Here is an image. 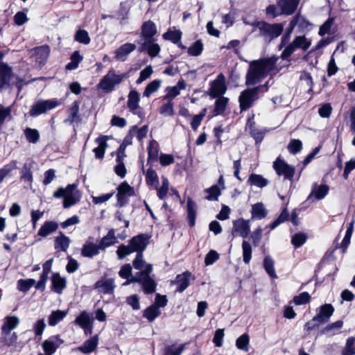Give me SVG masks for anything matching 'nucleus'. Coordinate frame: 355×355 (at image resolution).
Segmentation results:
<instances>
[{"instance_id":"obj_25","label":"nucleus","mask_w":355,"mask_h":355,"mask_svg":"<svg viewBox=\"0 0 355 355\" xmlns=\"http://www.w3.org/2000/svg\"><path fill=\"white\" fill-rule=\"evenodd\" d=\"M107 136H102L96 139L98 146L94 148L93 151L95 153V157L97 159H103L105 152L108 146L107 144Z\"/></svg>"},{"instance_id":"obj_34","label":"nucleus","mask_w":355,"mask_h":355,"mask_svg":"<svg viewBox=\"0 0 355 355\" xmlns=\"http://www.w3.org/2000/svg\"><path fill=\"white\" fill-rule=\"evenodd\" d=\"M162 80H154L147 85L143 93V96L149 98L152 94L156 92L161 87Z\"/></svg>"},{"instance_id":"obj_60","label":"nucleus","mask_w":355,"mask_h":355,"mask_svg":"<svg viewBox=\"0 0 355 355\" xmlns=\"http://www.w3.org/2000/svg\"><path fill=\"white\" fill-rule=\"evenodd\" d=\"M57 228L56 223H44L39 231V234L46 236L54 232Z\"/></svg>"},{"instance_id":"obj_54","label":"nucleus","mask_w":355,"mask_h":355,"mask_svg":"<svg viewBox=\"0 0 355 355\" xmlns=\"http://www.w3.org/2000/svg\"><path fill=\"white\" fill-rule=\"evenodd\" d=\"M75 322L79 324L81 327L86 329L90 324V318L85 312L80 313L79 316L76 318Z\"/></svg>"},{"instance_id":"obj_55","label":"nucleus","mask_w":355,"mask_h":355,"mask_svg":"<svg viewBox=\"0 0 355 355\" xmlns=\"http://www.w3.org/2000/svg\"><path fill=\"white\" fill-rule=\"evenodd\" d=\"M75 40L84 44H88L90 42V37L86 31L79 30L75 35Z\"/></svg>"},{"instance_id":"obj_1","label":"nucleus","mask_w":355,"mask_h":355,"mask_svg":"<svg viewBox=\"0 0 355 355\" xmlns=\"http://www.w3.org/2000/svg\"><path fill=\"white\" fill-rule=\"evenodd\" d=\"M279 58L272 56L250 62L246 74L245 84L254 85L260 83L268 74L275 69V64Z\"/></svg>"},{"instance_id":"obj_22","label":"nucleus","mask_w":355,"mask_h":355,"mask_svg":"<svg viewBox=\"0 0 355 355\" xmlns=\"http://www.w3.org/2000/svg\"><path fill=\"white\" fill-rule=\"evenodd\" d=\"M191 277V274L189 272H184L177 275L175 280L173 281L171 283L177 284V291L182 293L189 286Z\"/></svg>"},{"instance_id":"obj_50","label":"nucleus","mask_w":355,"mask_h":355,"mask_svg":"<svg viewBox=\"0 0 355 355\" xmlns=\"http://www.w3.org/2000/svg\"><path fill=\"white\" fill-rule=\"evenodd\" d=\"M196 205L191 199L187 200V214L189 222H194L196 220Z\"/></svg>"},{"instance_id":"obj_8","label":"nucleus","mask_w":355,"mask_h":355,"mask_svg":"<svg viewBox=\"0 0 355 355\" xmlns=\"http://www.w3.org/2000/svg\"><path fill=\"white\" fill-rule=\"evenodd\" d=\"M259 30L260 35L263 37L264 40L270 42L282 34L284 30V24L282 23L270 24L262 21L259 24Z\"/></svg>"},{"instance_id":"obj_45","label":"nucleus","mask_w":355,"mask_h":355,"mask_svg":"<svg viewBox=\"0 0 355 355\" xmlns=\"http://www.w3.org/2000/svg\"><path fill=\"white\" fill-rule=\"evenodd\" d=\"M263 267L267 273L272 278H277V275L274 268V261L270 257H266L263 261Z\"/></svg>"},{"instance_id":"obj_52","label":"nucleus","mask_w":355,"mask_h":355,"mask_svg":"<svg viewBox=\"0 0 355 355\" xmlns=\"http://www.w3.org/2000/svg\"><path fill=\"white\" fill-rule=\"evenodd\" d=\"M163 37L176 44L181 39V32L179 31H168L163 35Z\"/></svg>"},{"instance_id":"obj_6","label":"nucleus","mask_w":355,"mask_h":355,"mask_svg":"<svg viewBox=\"0 0 355 355\" xmlns=\"http://www.w3.org/2000/svg\"><path fill=\"white\" fill-rule=\"evenodd\" d=\"M267 84L243 91L239 98L241 110H246L249 109L258 99L259 92L264 87L267 91Z\"/></svg>"},{"instance_id":"obj_36","label":"nucleus","mask_w":355,"mask_h":355,"mask_svg":"<svg viewBox=\"0 0 355 355\" xmlns=\"http://www.w3.org/2000/svg\"><path fill=\"white\" fill-rule=\"evenodd\" d=\"M161 314V311L157 305H151L148 307L144 313V316L149 321H153L157 317Z\"/></svg>"},{"instance_id":"obj_28","label":"nucleus","mask_w":355,"mask_h":355,"mask_svg":"<svg viewBox=\"0 0 355 355\" xmlns=\"http://www.w3.org/2000/svg\"><path fill=\"white\" fill-rule=\"evenodd\" d=\"M98 343V338L97 336H95L90 339L86 340L84 344L78 347V350L83 352L84 354H88L96 348Z\"/></svg>"},{"instance_id":"obj_49","label":"nucleus","mask_w":355,"mask_h":355,"mask_svg":"<svg viewBox=\"0 0 355 355\" xmlns=\"http://www.w3.org/2000/svg\"><path fill=\"white\" fill-rule=\"evenodd\" d=\"M295 40L296 42L295 43L297 44V47L303 51L307 50L311 44V41L304 35L297 36L295 37Z\"/></svg>"},{"instance_id":"obj_13","label":"nucleus","mask_w":355,"mask_h":355,"mask_svg":"<svg viewBox=\"0 0 355 355\" xmlns=\"http://www.w3.org/2000/svg\"><path fill=\"white\" fill-rule=\"evenodd\" d=\"M133 196H135L134 188L130 186L126 182H122L117 187L116 205L119 207L125 205L128 202V198Z\"/></svg>"},{"instance_id":"obj_64","label":"nucleus","mask_w":355,"mask_h":355,"mask_svg":"<svg viewBox=\"0 0 355 355\" xmlns=\"http://www.w3.org/2000/svg\"><path fill=\"white\" fill-rule=\"evenodd\" d=\"M206 191L208 193V196L206 198L209 200H216L220 195V191L216 185L212 186L209 189H207Z\"/></svg>"},{"instance_id":"obj_27","label":"nucleus","mask_w":355,"mask_h":355,"mask_svg":"<svg viewBox=\"0 0 355 355\" xmlns=\"http://www.w3.org/2000/svg\"><path fill=\"white\" fill-rule=\"evenodd\" d=\"M251 213L253 219L260 220L266 216L267 210L263 203L258 202L252 205Z\"/></svg>"},{"instance_id":"obj_12","label":"nucleus","mask_w":355,"mask_h":355,"mask_svg":"<svg viewBox=\"0 0 355 355\" xmlns=\"http://www.w3.org/2000/svg\"><path fill=\"white\" fill-rule=\"evenodd\" d=\"M3 57V53L0 51V60H2ZM12 78V68L5 62H0V89L9 87Z\"/></svg>"},{"instance_id":"obj_42","label":"nucleus","mask_w":355,"mask_h":355,"mask_svg":"<svg viewBox=\"0 0 355 355\" xmlns=\"http://www.w3.org/2000/svg\"><path fill=\"white\" fill-rule=\"evenodd\" d=\"M148 160H156L159 154V146L155 141H150L148 146Z\"/></svg>"},{"instance_id":"obj_7","label":"nucleus","mask_w":355,"mask_h":355,"mask_svg":"<svg viewBox=\"0 0 355 355\" xmlns=\"http://www.w3.org/2000/svg\"><path fill=\"white\" fill-rule=\"evenodd\" d=\"M62 103V101L61 100L55 98L39 100L31 106L28 114L31 116H37L55 108Z\"/></svg>"},{"instance_id":"obj_43","label":"nucleus","mask_w":355,"mask_h":355,"mask_svg":"<svg viewBox=\"0 0 355 355\" xmlns=\"http://www.w3.org/2000/svg\"><path fill=\"white\" fill-rule=\"evenodd\" d=\"M242 251L243 261L245 263L248 264L251 260L252 250L251 245L245 240L242 243Z\"/></svg>"},{"instance_id":"obj_48","label":"nucleus","mask_w":355,"mask_h":355,"mask_svg":"<svg viewBox=\"0 0 355 355\" xmlns=\"http://www.w3.org/2000/svg\"><path fill=\"white\" fill-rule=\"evenodd\" d=\"M202 50V43L200 40H197L188 49V53L192 56H198L201 54Z\"/></svg>"},{"instance_id":"obj_4","label":"nucleus","mask_w":355,"mask_h":355,"mask_svg":"<svg viewBox=\"0 0 355 355\" xmlns=\"http://www.w3.org/2000/svg\"><path fill=\"white\" fill-rule=\"evenodd\" d=\"M126 78V73H120L113 69H111L101 78L97 87L103 92L110 93L112 92L116 86L119 85Z\"/></svg>"},{"instance_id":"obj_29","label":"nucleus","mask_w":355,"mask_h":355,"mask_svg":"<svg viewBox=\"0 0 355 355\" xmlns=\"http://www.w3.org/2000/svg\"><path fill=\"white\" fill-rule=\"evenodd\" d=\"M51 282L53 290L58 293H61L62 291L66 286L65 279L62 278L59 274L57 273L53 275L51 277Z\"/></svg>"},{"instance_id":"obj_2","label":"nucleus","mask_w":355,"mask_h":355,"mask_svg":"<svg viewBox=\"0 0 355 355\" xmlns=\"http://www.w3.org/2000/svg\"><path fill=\"white\" fill-rule=\"evenodd\" d=\"M20 323V320L15 315H7L3 319L1 328V342L6 346H12L17 343V336L15 332L11 334Z\"/></svg>"},{"instance_id":"obj_63","label":"nucleus","mask_w":355,"mask_h":355,"mask_svg":"<svg viewBox=\"0 0 355 355\" xmlns=\"http://www.w3.org/2000/svg\"><path fill=\"white\" fill-rule=\"evenodd\" d=\"M206 114V110L204 109L202 112L193 116L192 121L191 122V126L193 130H196L201 123L202 120Z\"/></svg>"},{"instance_id":"obj_23","label":"nucleus","mask_w":355,"mask_h":355,"mask_svg":"<svg viewBox=\"0 0 355 355\" xmlns=\"http://www.w3.org/2000/svg\"><path fill=\"white\" fill-rule=\"evenodd\" d=\"M300 0H279L278 6L282 10V12L287 15L293 14Z\"/></svg>"},{"instance_id":"obj_10","label":"nucleus","mask_w":355,"mask_h":355,"mask_svg":"<svg viewBox=\"0 0 355 355\" xmlns=\"http://www.w3.org/2000/svg\"><path fill=\"white\" fill-rule=\"evenodd\" d=\"M50 48L47 45L40 46L33 49L28 52L30 58L33 62H35L38 67H42L44 66L49 56Z\"/></svg>"},{"instance_id":"obj_26","label":"nucleus","mask_w":355,"mask_h":355,"mask_svg":"<svg viewBox=\"0 0 355 355\" xmlns=\"http://www.w3.org/2000/svg\"><path fill=\"white\" fill-rule=\"evenodd\" d=\"M140 97L139 93L136 90H131L128 96V107L133 113L135 112L139 107V103Z\"/></svg>"},{"instance_id":"obj_11","label":"nucleus","mask_w":355,"mask_h":355,"mask_svg":"<svg viewBox=\"0 0 355 355\" xmlns=\"http://www.w3.org/2000/svg\"><path fill=\"white\" fill-rule=\"evenodd\" d=\"M152 265L146 266L144 271L139 272V277L141 279L138 282L142 283L144 291L146 293H153L155 291L156 284L149 275L152 272Z\"/></svg>"},{"instance_id":"obj_38","label":"nucleus","mask_w":355,"mask_h":355,"mask_svg":"<svg viewBox=\"0 0 355 355\" xmlns=\"http://www.w3.org/2000/svg\"><path fill=\"white\" fill-rule=\"evenodd\" d=\"M17 168V162L12 161L0 168V184L5 178L14 169Z\"/></svg>"},{"instance_id":"obj_17","label":"nucleus","mask_w":355,"mask_h":355,"mask_svg":"<svg viewBox=\"0 0 355 355\" xmlns=\"http://www.w3.org/2000/svg\"><path fill=\"white\" fill-rule=\"evenodd\" d=\"M135 44L125 43L121 45L115 51V59L119 61L124 62L128 55L136 49Z\"/></svg>"},{"instance_id":"obj_47","label":"nucleus","mask_w":355,"mask_h":355,"mask_svg":"<svg viewBox=\"0 0 355 355\" xmlns=\"http://www.w3.org/2000/svg\"><path fill=\"white\" fill-rule=\"evenodd\" d=\"M355 354V337L349 338L347 340L345 348L343 350V355Z\"/></svg>"},{"instance_id":"obj_21","label":"nucleus","mask_w":355,"mask_h":355,"mask_svg":"<svg viewBox=\"0 0 355 355\" xmlns=\"http://www.w3.org/2000/svg\"><path fill=\"white\" fill-rule=\"evenodd\" d=\"M140 44L139 51L142 52L147 50L148 55L152 58L157 55L160 51L159 45L154 43V40L141 42Z\"/></svg>"},{"instance_id":"obj_24","label":"nucleus","mask_w":355,"mask_h":355,"mask_svg":"<svg viewBox=\"0 0 355 355\" xmlns=\"http://www.w3.org/2000/svg\"><path fill=\"white\" fill-rule=\"evenodd\" d=\"M96 288L103 293H112L115 288L113 279H103L98 280L95 284Z\"/></svg>"},{"instance_id":"obj_59","label":"nucleus","mask_w":355,"mask_h":355,"mask_svg":"<svg viewBox=\"0 0 355 355\" xmlns=\"http://www.w3.org/2000/svg\"><path fill=\"white\" fill-rule=\"evenodd\" d=\"M69 245V239L65 236L58 237L55 240V248L66 251Z\"/></svg>"},{"instance_id":"obj_20","label":"nucleus","mask_w":355,"mask_h":355,"mask_svg":"<svg viewBox=\"0 0 355 355\" xmlns=\"http://www.w3.org/2000/svg\"><path fill=\"white\" fill-rule=\"evenodd\" d=\"M329 190V188L327 184H314L307 199L311 200L314 198L316 200H322L327 195Z\"/></svg>"},{"instance_id":"obj_3","label":"nucleus","mask_w":355,"mask_h":355,"mask_svg":"<svg viewBox=\"0 0 355 355\" xmlns=\"http://www.w3.org/2000/svg\"><path fill=\"white\" fill-rule=\"evenodd\" d=\"M149 237L144 234H139L133 237L130 245H121L119 247L116 253L119 259H123L132 252L141 253L148 243Z\"/></svg>"},{"instance_id":"obj_39","label":"nucleus","mask_w":355,"mask_h":355,"mask_svg":"<svg viewBox=\"0 0 355 355\" xmlns=\"http://www.w3.org/2000/svg\"><path fill=\"white\" fill-rule=\"evenodd\" d=\"M98 249H101L99 245L97 246L92 243L85 245L82 250V254L84 257H92L98 253Z\"/></svg>"},{"instance_id":"obj_15","label":"nucleus","mask_w":355,"mask_h":355,"mask_svg":"<svg viewBox=\"0 0 355 355\" xmlns=\"http://www.w3.org/2000/svg\"><path fill=\"white\" fill-rule=\"evenodd\" d=\"M273 167L279 175H284L285 179L293 178L295 169L281 159L277 158L274 162Z\"/></svg>"},{"instance_id":"obj_19","label":"nucleus","mask_w":355,"mask_h":355,"mask_svg":"<svg viewBox=\"0 0 355 355\" xmlns=\"http://www.w3.org/2000/svg\"><path fill=\"white\" fill-rule=\"evenodd\" d=\"M187 84L183 80L178 82L177 85L173 87L166 88V95L164 96V100L172 101L174 98L180 94L181 90L186 89Z\"/></svg>"},{"instance_id":"obj_51","label":"nucleus","mask_w":355,"mask_h":355,"mask_svg":"<svg viewBox=\"0 0 355 355\" xmlns=\"http://www.w3.org/2000/svg\"><path fill=\"white\" fill-rule=\"evenodd\" d=\"M153 73V67L150 65L146 67L143 70L141 71L139 77L136 81V83L139 85L144 80L149 78Z\"/></svg>"},{"instance_id":"obj_44","label":"nucleus","mask_w":355,"mask_h":355,"mask_svg":"<svg viewBox=\"0 0 355 355\" xmlns=\"http://www.w3.org/2000/svg\"><path fill=\"white\" fill-rule=\"evenodd\" d=\"M173 103L172 101H168L164 103L159 108V113L165 116H173L175 114L173 109Z\"/></svg>"},{"instance_id":"obj_32","label":"nucleus","mask_w":355,"mask_h":355,"mask_svg":"<svg viewBox=\"0 0 355 355\" xmlns=\"http://www.w3.org/2000/svg\"><path fill=\"white\" fill-rule=\"evenodd\" d=\"M116 242L117 237L115 236L114 231L113 230H111L109 231L107 234L102 239L99 244V248L101 249H105L107 247L114 245Z\"/></svg>"},{"instance_id":"obj_40","label":"nucleus","mask_w":355,"mask_h":355,"mask_svg":"<svg viewBox=\"0 0 355 355\" xmlns=\"http://www.w3.org/2000/svg\"><path fill=\"white\" fill-rule=\"evenodd\" d=\"M83 57L80 55L78 51H75L71 56V61L67 64L66 69L67 70H73L76 69L79 63L82 61Z\"/></svg>"},{"instance_id":"obj_62","label":"nucleus","mask_w":355,"mask_h":355,"mask_svg":"<svg viewBox=\"0 0 355 355\" xmlns=\"http://www.w3.org/2000/svg\"><path fill=\"white\" fill-rule=\"evenodd\" d=\"M306 239L305 234L297 233L293 236L291 242L295 247L298 248L305 243Z\"/></svg>"},{"instance_id":"obj_35","label":"nucleus","mask_w":355,"mask_h":355,"mask_svg":"<svg viewBox=\"0 0 355 355\" xmlns=\"http://www.w3.org/2000/svg\"><path fill=\"white\" fill-rule=\"evenodd\" d=\"M248 182L259 188H263L268 184V180L263 176L258 174H252L250 175Z\"/></svg>"},{"instance_id":"obj_30","label":"nucleus","mask_w":355,"mask_h":355,"mask_svg":"<svg viewBox=\"0 0 355 355\" xmlns=\"http://www.w3.org/2000/svg\"><path fill=\"white\" fill-rule=\"evenodd\" d=\"M67 313V311L57 310L52 311L49 316V324L51 327L55 326L58 322H60L66 317Z\"/></svg>"},{"instance_id":"obj_16","label":"nucleus","mask_w":355,"mask_h":355,"mask_svg":"<svg viewBox=\"0 0 355 355\" xmlns=\"http://www.w3.org/2000/svg\"><path fill=\"white\" fill-rule=\"evenodd\" d=\"M63 343V340L60 338L59 336H55L45 340L42 345V349L44 354L47 355H53L57 348Z\"/></svg>"},{"instance_id":"obj_14","label":"nucleus","mask_w":355,"mask_h":355,"mask_svg":"<svg viewBox=\"0 0 355 355\" xmlns=\"http://www.w3.org/2000/svg\"><path fill=\"white\" fill-rule=\"evenodd\" d=\"M225 78L223 73L218 75L211 83L209 95L213 98L223 95L226 92Z\"/></svg>"},{"instance_id":"obj_53","label":"nucleus","mask_w":355,"mask_h":355,"mask_svg":"<svg viewBox=\"0 0 355 355\" xmlns=\"http://www.w3.org/2000/svg\"><path fill=\"white\" fill-rule=\"evenodd\" d=\"M147 184L157 187L158 184V175L153 168H148L146 171Z\"/></svg>"},{"instance_id":"obj_46","label":"nucleus","mask_w":355,"mask_h":355,"mask_svg":"<svg viewBox=\"0 0 355 355\" xmlns=\"http://www.w3.org/2000/svg\"><path fill=\"white\" fill-rule=\"evenodd\" d=\"M295 40L294 39L291 42H289L284 46V49L282 53L281 57L284 59H286L290 57L292 53L297 49H299L297 47V43H295Z\"/></svg>"},{"instance_id":"obj_58","label":"nucleus","mask_w":355,"mask_h":355,"mask_svg":"<svg viewBox=\"0 0 355 355\" xmlns=\"http://www.w3.org/2000/svg\"><path fill=\"white\" fill-rule=\"evenodd\" d=\"M353 231H354L353 223H350L349 227L347 229L345 237L341 243V247L343 248V252L345 251V250L347 249V248L348 247V245L350 243V239H351Z\"/></svg>"},{"instance_id":"obj_56","label":"nucleus","mask_w":355,"mask_h":355,"mask_svg":"<svg viewBox=\"0 0 355 355\" xmlns=\"http://www.w3.org/2000/svg\"><path fill=\"white\" fill-rule=\"evenodd\" d=\"M334 18L330 17L329 18L320 28L319 35L321 36L324 35L325 34L331 33V26L334 24Z\"/></svg>"},{"instance_id":"obj_57","label":"nucleus","mask_w":355,"mask_h":355,"mask_svg":"<svg viewBox=\"0 0 355 355\" xmlns=\"http://www.w3.org/2000/svg\"><path fill=\"white\" fill-rule=\"evenodd\" d=\"M353 231H354L353 223H350L349 227L347 229L345 237L341 243V247L343 248V252L345 251V250L347 249V248L348 247V245L350 243V239H351Z\"/></svg>"},{"instance_id":"obj_61","label":"nucleus","mask_w":355,"mask_h":355,"mask_svg":"<svg viewBox=\"0 0 355 355\" xmlns=\"http://www.w3.org/2000/svg\"><path fill=\"white\" fill-rule=\"evenodd\" d=\"M249 343V336L247 334H243L236 339V345L239 349L248 351Z\"/></svg>"},{"instance_id":"obj_9","label":"nucleus","mask_w":355,"mask_h":355,"mask_svg":"<svg viewBox=\"0 0 355 355\" xmlns=\"http://www.w3.org/2000/svg\"><path fill=\"white\" fill-rule=\"evenodd\" d=\"M334 311V309L330 304H325L322 306L319 313L313 318L312 321L306 323L305 328H306L307 331H309L315 326L327 322L332 315Z\"/></svg>"},{"instance_id":"obj_37","label":"nucleus","mask_w":355,"mask_h":355,"mask_svg":"<svg viewBox=\"0 0 355 355\" xmlns=\"http://www.w3.org/2000/svg\"><path fill=\"white\" fill-rule=\"evenodd\" d=\"M228 98L221 96L215 102L214 115H219L224 112L228 103Z\"/></svg>"},{"instance_id":"obj_33","label":"nucleus","mask_w":355,"mask_h":355,"mask_svg":"<svg viewBox=\"0 0 355 355\" xmlns=\"http://www.w3.org/2000/svg\"><path fill=\"white\" fill-rule=\"evenodd\" d=\"M26 140L31 144H36L40 138V132L35 128H26L24 130Z\"/></svg>"},{"instance_id":"obj_5","label":"nucleus","mask_w":355,"mask_h":355,"mask_svg":"<svg viewBox=\"0 0 355 355\" xmlns=\"http://www.w3.org/2000/svg\"><path fill=\"white\" fill-rule=\"evenodd\" d=\"M76 184H69L66 188L60 187L53 193V196L56 198H63V207L69 208L77 202L81 198L80 191L76 189Z\"/></svg>"},{"instance_id":"obj_31","label":"nucleus","mask_w":355,"mask_h":355,"mask_svg":"<svg viewBox=\"0 0 355 355\" xmlns=\"http://www.w3.org/2000/svg\"><path fill=\"white\" fill-rule=\"evenodd\" d=\"M232 232L234 236L246 237L250 232L248 223H234Z\"/></svg>"},{"instance_id":"obj_18","label":"nucleus","mask_w":355,"mask_h":355,"mask_svg":"<svg viewBox=\"0 0 355 355\" xmlns=\"http://www.w3.org/2000/svg\"><path fill=\"white\" fill-rule=\"evenodd\" d=\"M157 33V27L152 21L144 22L141 27L142 41L154 40L153 36Z\"/></svg>"},{"instance_id":"obj_41","label":"nucleus","mask_w":355,"mask_h":355,"mask_svg":"<svg viewBox=\"0 0 355 355\" xmlns=\"http://www.w3.org/2000/svg\"><path fill=\"white\" fill-rule=\"evenodd\" d=\"M343 322L342 320H338L335 322L328 324L322 330L323 334H329L331 335L336 334L343 327Z\"/></svg>"}]
</instances>
